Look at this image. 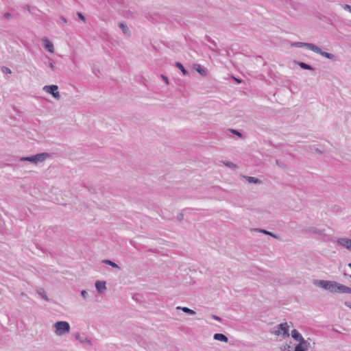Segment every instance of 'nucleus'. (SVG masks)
I'll return each mask as SVG.
<instances>
[{"label": "nucleus", "instance_id": "412c9836", "mask_svg": "<svg viewBox=\"0 0 351 351\" xmlns=\"http://www.w3.org/2000/svg\"><path fill=\"white\" fill-rule=\"evenodd\" d=\"M229 131H230L232 134H233L236 135L237 136H238L239 138H243L245 137V136L243 135V134L241 132H240V131H239V130H235V129H229Z\"/></svg>", "mask_w": 351, "mask_h": 351}, {"label": "nucleus", "instance_id": "a19ab883", "mask_svg": "<svg viewBox=\"0 0 351 351\" xmlns=\"http://www.w3.org/2000/svg\"><path fill=\"white\" fill-rule=\"evenodd\" d=\"M60 19L64 23H67V20L63 16H60Z\"/></svg>", "mask_w": 351, "mask_h": 351}, {"label": "nucleus", "instance_id": "cd10ccee", "mask_svg": "<svg viewBox=\"0 0 351 351\" xmlns=\"http://www.w3.org/2000/svg\"><path fill=\"white\" fill-rule=\"evenodd\" d=\"M77 15L81 21H82L84 23H86V19L82 12H77Z\"/></svg>", "mask_w": 351, "mask_h": 351}, {"label": "nucleus", "instance_id": "f704fd0d", "mask_svg": "<svg viewBox=\"0 0 351 351\" xmlns=\"http://www.w3.org/2000/svg\"><path fill=\"white\" fill-rule=\"evenodd\" d=\"M2 71L5 73H11V70L5 66H3L1 69Z\"/></svg>", "mask_w": 351, "mask_h": 351}, {"label": "nucleus", "instance_id": "58836bf2", "mask_svg": "<svg viewBox=\"0 0 351 351\" xmlns=\"http://www.w3.org/2000/svg\"><path fill=\"white\" fill-rule=\"evenodd\" d=\"M313 231L314 232L319 233V234H323V233H324V230H318L317 228H313Z\"/></svg>", "mask_w": 351, "mask_h": 351}, {"label": "nucleus", "instance_id": "423d86ee", "mask_svg": "<svg viewBox=\"0 0 351 351\" xmlns=\"http://www.w3.org/2000/svg\"><path fill=\"white\" fill-rule=\"evenodd\" d=\"M281 331L282 332L284 337H288L289 336V326L287 322L278 324V330L275 332V334L279 335Z\"/></svg>", "mask_w": 351, "mask_h": 351}, {"label": "nucleus", "instance_id": "a18cd8bd", "mask_svg": "<svg viewBox=\"0 0 351 351\" xmlns=\"http://www.w3.org/2000/svg\"><path fill=\"white\" fill-rule=\"evenodd\" d=\"M315 152L317 153H322V152L319 150V149H315Z\"/></svg>", "mask_w": 351, "mask_h": 351}, {"label": "nucleus", "instance_id": "20e7f679", "mask_svg": "<svg viewBox=\"0 0 351 351\" xmlns=\"http://www.w3.org/2000/svg\"><path fill=\"white\" fill-rule=\"evenodd\" d=\"M73 336L83 346H92V341L88 339L84 333L80 334L79 332L73 333Z\"/></svg>", "mask_w": 351, "mask_h": 351}, {"label": "nucleus", "instance_id": "dca6fc26", "mask_svg": "<svg viewBox=\"0 0 351 351\" xmlns=\"http://www.w3.org/2000/svg\"><path fill=\"white\" fill-rule=\"evenodd\" d=\"M119 27H120V29L122 30L123 33L125 34V35H130V29L128 28V27L127 26V25L123 23V22H121V23H119Z\"/></svg>", "mask_w": 351, "mask_h": 351}, {"label": "nucleus", "instance_id": "6e6552de", "mask_svg": "<svg viewBox=\"0 0 351 351\" xmlns=\"http://www.w3.org/2000/svg\"><path fill=\"white\" fill-rule=\"evenodd\" d=\"M315 44L309 43H302V42H297L292 44V46L296 47H306L309 50L313 51V49H316L315 47Z\"/></svg>", "mask_w": 351, "mask_h": 351}, {"label": "nucleus", "instance_id": "37998d69", "mask_svg": "<svg viewBox=\"0 0 351 351\" xmlns=\"http://www.w3.org/2000/svg\"><path fill=\"white\" fill-rule=\"evenodd\" d=\"M234 81L237 83V84H241L242 82V80L241 79H239V78H237L235 77H233Z\"/></svg>", "mask_w": 351, "mask_h": 351}, {"label": "nucleus", "instance_id": "bb28decb", "mask_svg": "<svg viewBox=\"0 0 351 351\" xmlns=\"http://www.w3.org/2000/svg\"><path fill=\"white\" fill-rule=\"evenodd\" d=\"M276 165H278V167H280L282 169L287 168V165L284 162H281L280 160L276 159Z\"/></svg>", "mask_w": 351, "mask_h": 351}, {"label": "nucleus", "instance_id": "2eb2a0df", "mask_svg": "<svg viewBox=\"0 0 351 351\" xmlns=\"http://www.w3.org/2000/svg\"><path fill=\"white\" fill-rule=\"evenodd\" d=\"M291 337L293 339L299 342L303 340L304 339L302 335L300 333V332L296 329L292 330Z\"/></svg>", "mask_w": 351, "mask_h": 351}, {"label": "nucleus", "instance_id": "1a4fd4ad", "mask_svg": "<svg viewBox=\"0 0 351 351\" xmlns=\"http://www.w3.org/2000/svg\"><path fill=\"white\" fill-rule=\"evenodd\" d=\"M337 243L339 245L346 247L348 250H351V239L347 238H340L337 240Z\"/></svg>", "mask_w": 351, "mask_h": 351}, {"label": "nucleus", "instance_id": "5701e85b", "mask_svg": "<svg viewBox=\"0 0 351 351\" xmlns=\"http://www.w3.org/2000/svg\"><path fill=\"white\" fill-rule=\"evenodd\" d=\"M262 233L264 234H266V235H269L276 239H279V237L276 234H275L274 233L271 232H269V231H267L265 229L263 230L262 231Z\"/></svg>", "mask_w": 351, "mask_h": 351}, {"label": "nucleus", "instance_id": "aec40b11", "mask_svg": "<svg viewBox=\"0 0 351 351\" xmlns=\"http://www.w3.org/2000/svg\"><path fill=\"white\" fill-rule=\"evenodd\" d=\"M248 182L252 183V184H259L261 182V181L256 178V177H252V176H245L244 177Z\"/></svg>", "mask_w": 351, "mask_h": 351}, {"label": "nucleus", "instance_id": "c9c22d12", "mask_svg": "<svg viewBox=\"0 0 351 351\" xmlns=\"http://www.w3.org/2000/svg\"><path fill=\"white\" fill-rule=\"evenodd\" d=\"M184 219V214L180 213H179L178 215H177V219L179 221H182Z\"/></svg>", "mask_w": 351, "mask_h": 351}, {"label": "nucleus", "instance_id": "4c0bfd02", "mask_svg": "<svg viewBox=\"0 0 351 351\" xmlns=\"http://www.w3.org/2000/svg\"><path fill=\"white\" fill-rule=\"evenodd\" d=\"M81 295H82V296L84 298H86L88 297V294L87 291H85V290H82V291H81Z\"/></svg>", "mask_w": 351, "mask_h": 351}, {"label": "nucleus", "instance_id": "a878e982", "mask_svg": "<svg viewBox=\"0 0 351 351\" xmlns=\"http://www.w3.org/2000/svg\"><path fill=\"white\" fill-rule=\"evenodd\" d=\"M294 351H306V350L304 348H303V346H302V344L299 342V343H298L295 346Z\"/></svg>", "mask_w": 351, "mask_h": 351}, {"label": "nucleus", "instance_id": "79ce46f5", "mask_svg": "<svg viewBox=\"0 0 351 351\" xmlns=\"http://www.w3.org/2000/svg\"><path fill=\"white\" fill-rule=\"evenodd\" d=\"M344 304H345L347 307H348V308H351V302L346 301V302H344Z\"/></svg>", "mask_w": 351, "mask_h": 351}, {"label": "nucleus", "instance_id": "e433bc0d", "mask_svg": "<svg viewBox=\"0 0 351 351\" xmlns=\"http://www.w3.org/2000/svg\"><path fill=\"white\" fill-rule=\"evenodd\" d=\"M12 14L10 12H5L4 14V17L8 20L12 18Z\"/></svg>", "mask_w": 351, "mask_h": 351}, {"label": "nucleus", "instance_id": "b1692460", "mask_svg": "<svg viewBox=\"0 0 351 351\" xmlns=\"http://www.w3.org/2000/svg\"><path fill=\"white\" fill-rule=\"evenodd\" d=\"M38 294L41 295V297L45 300H47L48 301L49 299L47 296V294L45 291V290L43 289H40L38 291Z\"/></svg>", "mask_w": 351, "mask_h": 351}, {"label": "nucleus", "instance_id": "f3484780", "mask_svg": "<svg viewBox=\"0 0 351 351\" xmlns=\"http://www.w3.org/2000/svg\"><path fill=\"white\" fill-rule=\"evenodd\" d=\"M175 66L180 70V71L182 72V73L183 74V75H189V72L188 71L184 68V66H183V64L180 62H176L175 63Z\"/></svg>", "mask_w": 351, "mask_h": 351}, {"label": "nucleus", "instance_id": "6ab92c4d", "mask_svg": "<svg viewBox=\"0 0 351 351\" xmlns=\"http://www.w3.org/2000/svg\"><path fill=\"white\" fill-rule=\"evenodd\" d=\"M102 263L106 265H110L113 268L120 269L119 266L116 263L112 261L111 260L104 259L102 261Z\"/></svg>", "mask_w": 351, "mask_h": 351}, {"label": "nucleus", "instance_id": "7ed1b4c3", "mask_svg": "<svg viewBox=\"0 0 351 351\" xmlns=\"http://www.w3.org/2000/svg\"><path fill=\"white\" fill-rule=\"evenodd\" d=\"M58 86L55 84L46 85L43 87V90L45 92L51 94L55 99L58 100L60 99V93L58 91Z\"/></svg>", "mask_w": 351, "mask_h": 351}, {"label": "nucleus", "instance_id": "c85d7f7f", "mask_svg": "<svg viewBox=\"0 0 351 351\" xmlns=\"http://www.w3.org/2000/svg\"><path fill=\"white\" fill-rule=\"evenodd\" d=\"M49 66L52 71H56L57 67L56 66L55 62L51 60L49 63Z\"/></svg>", "mask_w": 351, "mask_h": 351}, {"label": "nucleus", "instance_id": "2f4dec72", "mask_svg": "<svg viewBox=\"0 0 351 351\" xmlns=\"http://www.w3.org/2000/svg\"><path fill=\"white\" fill-rule=\"evenodd\" d=\"M160 77L163 80V81L165 82L166 84H169V79H168L167 76H166L165 75L162 74L160 75Z\"/></svg>", "mask_w": 351, "mask_h": 351}, {"label": "nucleus", "instance_id": "ea45409f", "mask_svg": "<svg viewBox=\"0 0 351 351\" xmlns=\"http://www.w3.org/2000/svg\"><path fill=\"white\" fill-rule=\"evenodd\" d=\"M212 317H213L214 319H215V320H217V321H219V322H220V321H221V317H219V316H217V315H212Z\"/></svg>", "mask_w": 351, "mask_h": 351}, {"label": "nucleus", "instance_id": "39448f33", "mask_svg": "<svg viewBox=\"0 0 351 351\" xmlns=\"http://www.w3.org/2000/svg\"><path fill=\"white\" fill-rule=\"evenodd\" d=\"M315 47L316 48V49H313V51L320 54L322 56H323L327 59H329L331 60H337V56L335 55H334L333 53L324 51L320 47H317V45H315Z\"/></svg>", "mask_w": 351, "mask_h": 351}, {"label": "nucleus", "instance_id": "473e14b6", "mask_svg": "<svg viewBox=\"0 0 351 351\" xmlns=\"http://www.w3.org/2000/svg\"><path fill=\"white\" fill-rule=\"evenodd\" d=\"M223 163L225 164V165H226L227 167H236V165L233 162H230V161H226Z\"/></svg>", "mask_w": 351, "mask_h": 351}, {"label": "nucleus", "instance_id": "7c9ffc66", "mask_svg": "<svg viewBox=\"0 0 351 351\" xmlns=\"http://www.w3.org/2000/svg\"><path fill=\"white\" fill-rule=\"evenodd\" d=\"M206 39L208 42L213 44L215 47H217V44L215 43V42L210 36H206Z\"/></svg>", "mask_w": 351, "mask_h": 351}, {"label": "nucleus", "instance_id": "f257e3e1", "mask_svg": "<svg viewBox=\"0 0 351 351\" xmlns=\"http://www.w3.org/2000/svg\"><path fill=\"white\" fill-rule=\"evenodd\" d=\"M315 285L330 293H349L351 294V287L340 284L333 280H319L315 282Z\"/></svg>", "mask_w": 351, "mask_h": 351}, {"label": "nucleus", "instance_id": "9b49d317", "mask_svg": "<svg viewBox=\"0 0 351 351\" xmlns=\"http://www.w3.org/2000/svg\"><path fill=\"white\" fill-rule=\"evenodd\" d=\"M293 63L295 64L298 65L302 69H304V70H308V71H314L315 70V69L313 66H312L311 65L308 64L304 62L294 60Z\"/></svg>", "mask_w": 351, "mask_h": 351}, {"label": "nucleus", "instance_id": "c756f323", "mask_svg": "<svg viewBox=\"0 0 351 351\" xmlns=\"http://www.w3.org/2000/svg\"><path fill=\"white\" fill-rule=\"evenodd\" d=\"M282 351H291V346L289 344H285L281 347Z\"/></svg>", "mask_w": 351, "mask_h": 351}, {"label": "nucleus", "instance_id": "c03bdc74", "mask_svg": "<svg viewBox=\"0 0 351 351\" xmlns=\"http://www.w3.org/2000/svg\"><path fill=\"white\" fill-rule=\"evenodd\" d=\"M263 230V229H261V228H254V231L262 233Z\"/></svg>", "mask_w": 351, "mask_h": 351}, {"label": "nucleus", "instance_id": "f03ea898", "mask_svg": "<svg viewBox=\"0 0 351 351\" xmlns=\"http://www.w3.org/2000/svg\"><path fill=\"white\" fill-rule=\"evenodd\" d=\"M55 332L57 335L61 336L70 331L71 327L69 322L66 321H58L54 324Z\"/></svg>", "mask_w": 351, "mask_h": 351}, {"label": "nucleus", "instance_id": "393cba45", "mask_svg": "<svg viewBox=\"0 0 351 351\" xmlns=\"http://www.w3.org/2000/svg\"><path fill=\"white\" fill-rule=\"evenodd\" d=\"M300 343L302 344V346H303V348H304L306 349V350L307 351L308 348L310 347V343L308 342L304 339H303V340L300 341Z\"/></svg>", "mask_w": 351, "mask_h": 351}, {"label": "nucleus", "instance_id": "a211bd4d", "mask_svg": "<svg viewBox=\"0 0 351 351\" xmlns=\"http://www.w3.org/2000/svg\"><path fill=\"white\" fill-rule=\"evenodd\" d=\"M19 161L29 162L31 163L35 164L34 155L30 156L21 157Z\"/></svg>", "mask_w": 351, "mask_h": 351}, {"label": "nucleus", "instance_id": "f8f14e48", "mask_svg": "<svg viewBox=\"0 0 351 351\" xmlns=\"http://www.w3.org/2000/svg\"><path fill=\"white\" fill-rule=\"evenodd\" d=\"M49 156H50L49 154L46 153V152H43V153L35 154L34 155L35 164H37L39 162H43Z\"/></svg>", "mask_w": 351, "mask_h": 351}, {"label": "nucleus", "instance_id": "4be33fe9", "mask_svg": "<svg viewBox=\"0 0 351 351\" xmlns=\"http://www.w3.org/2000/svg\"><path fill=\"white\" fill-rule=\"evenodd\" d=\"M178 309H181L183 312L187 313V314H189V315H195V312L188 308V307H180V306H178L177 307Z\"/></svg>", "mask_w": 351, "mask_h": 351}, {"label": "nucleus", "instance_id": "ddd939ff", "mask_svg": "<svg viewBox=\"0 0 351 351\" xmlns=\"http://www.w3.org/2000/svg\"><path fill=\"white\" fill-rule=\"evenodd\" d=\"M193 69L202 76H206L207 75V71L206 69L203 66H202L199 64H193Z\"/></svg>", "mask_w": 351, "mask_h": 351}, {"label": "nucleus", "instance_id": "4468645a", "mask_svg": "<svg viewBox=\"0 0 351 351\" xmlns=\"http://www.w3.org/2000/svg\"><path fill=\"white\" fill-rule=\"evenodd\" d=\"M213 339L217 341H222L227 343L228 341V338L222 333H215L213 336Z\"/></svg>", "mask_w": 351, "mask_h": 351}, {"label": "nucleus", "instance_id": "0eeeda50", "mask_svg": "<svg viewBox=\"0 0 351 351\" xmlns=\"http://www.w3.org/2000/svg\"><path fill=\"white\" fill-rule=\"evenodd\" d=\"M44 48L49 53L54 52V47L53 43L49 40L47 38H45L42 40Z\"/></svg>", "mask_w": 351, "mask_h": 351}, {"label": "nucleus", "instance_id": "9d476101", "mask_svg": "<svg viewBox=\"0 0 351 351\" xmlns=\"http://www.w3.org/2000/svg\"><path fill=\"white\" fill-rule=\"evenodd\" d=\"M106 281L97 280L95 283V288L99 293H102L106 290Z\"/></svg>", "mask_w": 351, "mask_h": 351}, {"label": "nucleus", "instance_id": "72a5a7b5", "mask_svg": "<svg viewBox=\"0 0 351 351\" xmlns=\"http://www.w3.org/2000/svg\"><path fill=\"white\" fill-rule=\"evenodd\" d=\"M343 8L345 10L348 11L349 12L351 13V5L348 4H345L343 5Z\"/></svg>", "mask_w": 351, "mask_h": 351}]
</instances>
